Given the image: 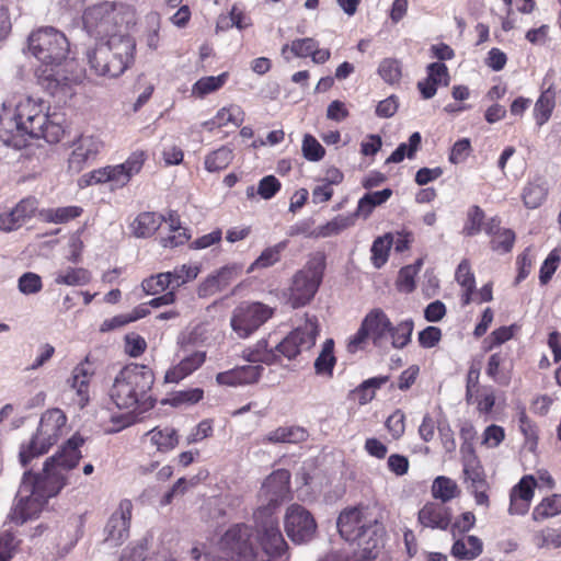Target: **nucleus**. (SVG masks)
<instances>
[{
    "mask_svg": "<svg viewBox=\"0 0 561 561\" xmlns=\"http://www.w3.org/2000/svg\"><path fill=\"white\" fill-rule=\"evenodd\" d=\"M282 184L275 175H266L259 181L256 194L263 199L273 198L279 191Z\"/></svg>",
    "mask_w": 561,
    "mask_h": 561,
    "instance_id": "61",
    "label": "nucleus"
},
{
    "mask_svg": "<svg viewBox=\"0 0 561 561\" xmlns=\"http://www.w3.org/2000/svg\"><path fill=\"white\" fill-rule=\"evenodd\" d=\"M263 373V367L260 365H244L233 369L218 373L216 381L221 386H241L256 382Z\"/></svg>",
    "mask_w": 561,
    "mask_h": 561,
    "instance_id": "20",
    "label": "nucleus"
},
{
    "mask_svg": "<svg viewBox=\"0 0 561 561\" xmlns=\"http://www.w3.org/2000/svg\"><path fill=\"white\" fill-rule=\"evenodd\" d=\"M243 358L250 363H262L265 365L278 363L276 348H270L266 339H261L252 347L244 350Z\"/></svg>",
    "mask_w": 561,
    "mask_h": 561,
    "instance_id": "30",
    "label": "nucleus"
},
{
    "mask_svg": "<svg viewBox=\"0 0 561 561\" xmlns=\"http://www.w3.org/2000/svg\"><path fill=\"white\" fill-rule=\"evenodd\" d=\"M393 242V238L390 233H386L381 237H378L374 240L371 244V262L373 265L377 268H380L386 264L389 256V251L391 249Z\"/></svg>",
    "mask_w": 561,
    "mask_h": 561,
    "instance_id": "42",
    "label": "nucleus"
},
{
    "mask_svg": "<svg viewBox=\"0 0 561 561\" xmlns=\"http://www.w3.org/2000/svg\"><path fill=\"white\" fill-rule=\"evenodd\" d=\"M244 113L238 105H231L229 107L220 108L216 116L210 121H207V124H211L213 126L221 127L231 123L236 126H240L243 122Z\"/></svg>",
    "mask_w": 561,
    "mask_h": 561,
    "instance_id": "45",
    "label": "nucleus"
},
{
    "mask_svg": "<svg viewBox=\"0 0 561 561\" xmlns=\"http://www.w3.org/2000/svg\"><path fill=\"white\" fill-rule=\"evenodd\" d=\"M558 514H561V493H552L534 508L533 518L538 522Z\"/></svg>",
    "mask_w": 561,
    "mask_h": 561,
    "instance_id": "41",
    "label": "nucleus"
},
{
    "mask_svg": "<svg viewBox=\"0 0 561 561\" xmlns=\"http://www.w3.org/2000/svg\"><path fill=\"white\" fill-rule=\"evenodd\" d=\"M554 480L548 471L540 470L536 474L524 476L511 491H535L536 489H553Z\"/></svg>",
    "mask_w": 561,
    "mask_h": 561,
    "instance_id": "32",
    "label": "nucleus"
},
{
    "mask_svg": "<svg viewBox=\"0 0 561 561\" xmlns=\"http://www.w3.org/2000/svg\"><path fill=\"white\" fill-rule=\"evenodd\" d=\"M301 150L304 157L312 162L320 161L325 154L322 145L309 134L304 136Z\"/></svg>",
    "mask_w": 561,
    "mask_h": 561,
    "instance_id": "56",
    "label": "nucleus"
},
{
    "mask_svg": "<svg viewBox=\"0 0 561 561\" xmlns=\"http://www.w3.org/2000/svg\"><path fill=\"white\" fill-rule=\"evenodd\" d=\"M89 382L90 376L87 369L82 365L77 366L72 371L69 383L72 389H76L77 394L80 397L81 405H84L89 400Z\"/></svg>",
    "mask_w": 561,
    "mask_h": 561,
    "instance_id": "46",
    "label": "nucleus"
},
{
    "mask_svg": "<svg viewBox=\"0 0 561 561\" xmlns=\"http://www.w3.org/2000/svg\"><path fill=\"white\" fill-rule=\"evenodd\" d=\"M471 152V142L468 138L457 140L451 147L448 160L453 164L463 162Z\"/></svg>",
    "mask_w": 561,
    "mask_h": 561,
    "instance_id": "64",
    "label": "nucleus"
},
{
    "mask_svg": "<svg viewBox=\"0 0 561 561\" xmlns=\"http://www.w3.org/2000/svg\"><path fill=\"white\" fill-rule=\"evenodd\" d=\"M285 530L294 542L304 543L313 538L317 524L310 512L301 505L293 504L285 516Z\"/></svg>",
    "mask_w": 561,
    "mask_h": 561,
    "instance_id": "13",
    "label": "nucleus"
},
{
    "mask_svg": "<svg viewBox=\"0 0 561 561\" xmlns=\"http://www.w3.org/2000/svg\"><path fill=\"white\" fill-rule=\"evenodd\" d=\"M149 540L144 537L123 549L118 561H147Z\"/></svg>",
    "mask_w": 561,
    "mask_h": 561,
    "instance_id": "47",
    "label": "nucleus"
},
{
    "mask_svg": "<svg viewBox=\"0 0 561 561\" xmlns=\"http://www.w3.org/2000/svg\"><path fill=\"white\" fill-rule=\"evenodd\" d=\"M485 373L497 385L508 386L512 379L508 355L502 352L492 354L489 357Z\"/></svg>",
    "mask_w": 561,
    "mask_h": 561,
    "instance_id": "23",
    "label": "nucleus"
},
{
    "mask_svg": "<svg viewBox=\"0 0 561 561\" xmlns=\"http://www.w3.org/2000/svg\"><path fill=\"white\" fill-rule=\"evenodd\" d=\"M391 196L392 190L388 187L381 191L364 194L359 198L355 211L352 213L354 218L357 219L360 217L363 219H367L377 206L386 203Z\"/></svg>",
    "mask_w": 561,
    "mask_h": 561,
    "instance_id": "24",
    "label": "nucleus"
},
{
    "mask_svg": "<svg viewBox=\"0 0 561 561\" xmlns=\"http://www.w3.org/2000/svg\"><path fill=\"white\" fill-rule=\"evenodd\" d=\"M422 141V136L419 131H414L410 135L408 142H401L394 151L387 158V163H400L404 158H414L419 150Z\"/></svg>",
    "mask_w": 561,
    "mask_h": 561,
    "instance_id": "36",
    "label": "nucleus"
},
{
    "mask_svg": "<svg viewBox=\"0 0 561 561\" xmlns=\"http://www.w3.org/2000/svg\"><path fill=\"white\" fill-rule=\"evenodd\" d=\"M455 493H433L440 502L426 503L419 512V522L423 527L446 530L451 522V511L445 505Z\"/></svg>",
    "mask_w": 561,
    "mask_h": 561,
    "instance_id": "14",
    "label": "nucleus"
},
{
    "mask_svg": "<svg viewBox=\"0 0 561 561\" xmlns=\"http://www.w3.org/2000/svg\"><path fill=\"white\" fill-rule=\"evenodd\" d=\"M560 262V255L557 250H552L543 263L540 266L539 271V280L541 285H546L552 278L554 272L558 268Z\"/></svg>",
    "mask_w": 561,
    "mask_h": 561,
    "instance_id": "60",
    "label": "nucleus"
},
{
    "mask_svg": "<svg viewBox=\"0 0 561 561\" xmlns=\"http://www.w3.org/2000/svg\"><path fill=\"white\" fill-rule=\"evenodd\" d=\"M28 51L42 64L36 70L38 84L51 96L66 101L73 94V84L80 81V75L66 69L71 66L67 61L69 42L64 33L54 27H43L33 32L27 39Z\"/></svg>",
    "mask_w": 561,
    "mask_h": 561,
    "instance_id": "2",
    "label": "nucleus"
},
{
    "mask_svg": "<svg viewBox=\"0 0 561 561\" xmlns=\"http://www.w3.org/2000/svg\"><path fill=\"white\" fill-rule=\"evenodd\" d=\"M206 353L205 352H194L175 365L170 368L164 376L165 382H179L195 370H197L205 362Z\"/></svg>",
    "mask_w": 561,
    "mask_h": 561,
    "instance_id": "22",
    "label": "nucleus"
},
{
    "mask_svg": "<svg viewBox=\"0 0 561 561\" xmlns=\"http://www.w3.org/2000/svg\"><path fill=\"white\" fill-rule=\"evenodd\" d=\"M379 554L371 548L357 547L353 542H346L341 548L325 553L319 561H374Z\"/></svg>",
    "mask_w": 561,
    "mask_h": 561,
    "instance_id": "21",
    "label": "nucleus"
},
{
    "mask_svg": "<svg viewBox=\"0 0 561 561\" xmlns=\"http://www.w3.org/2000/svg\"><path fill=\"white\" fill-rule=\"evenodd\" d=\"M136 43L128 34H112L87 51L91 71L98 76L117 78L134 62Z\"/></svg>",
    "mask_w": 561,
    "mask_h": 561,
    "instance_id": "5",
    "label": "nucleus"
},
{
    "mask_svg": "<svg viewBox=\"0 0 561 561\" xmlns=\"http://www.w3.org/2000/svg\"><path fill=\"white\" fill-rule=\"evenodd\" d=\"M534 541L539 548H560L561 547V531L554 528H545L534 535Z\"/></svg>",
    "mask_w": 561,
    "mask_h": 561,
    "instance_id": "57",
    "label": "nucleus"
},
{
    "mask_svg": "<svg viewBox=\"0 0 561 561\" xmlns=\"http://www.w3.org/2000/svg\"><path fill=\"white\" fill-rule=\"evenodd\" d=\"M82 208L78 206H65L58 208H48L39 211L41 218L46 222L65 224L79 217Z\"/></svg>",
    "mask_w": 561,
    "mask_h": 561,
    "instance_id": "39",
    "label": "nucleus"
},
{
    "mask_svg": "<svg viewBox=\"0 0 561 561\" xmlns=\"http://www.w3.org/2000/svg\"><path fill=\"white\" fill-rule=\"evenodd\" d=\"M476 524V516L471 512L462 513L454 523L450 522V533L454 538L462 536L473 528Z\"/></svg>",
    "mask_w": 561,
    "mask_h": 561,
    "instance_id": "62",
    "label": "nucleus"
},
{
    "mask_svg": "<svg viewBox=\"0 0 561 561\" xmlns=\"http://www.w3.org/2000/svg\"><path fill=\"white\" fill-rule=\"evenodd\" d=\"M455 278L457 283L463 287L465 289L474 290L476 289V279L474 275L470 270V264L467 260H462L455 273Z\"/></svg>",
    "mask_w": 561,
    "mask_h": 561,
    "instance_id": "63",
    "label": "nucleus"
},
{
    "mask_svg": "<svg viewBox=\"0 0 561 561\" xmlns=\"http://www.w3.org/2000/svg\"><path fill=\"white\" fill-rule=\"evenodd\" d=\"M483 551V543L477 536H462L455 540L451 554L459 560H473Z\"/></svg>",
    "mask_w": 561,
    "mask_h": 561,
    "instance_id": "27",
    "label": "nucleus"
},
{
    "mask_svg": "<svg viewBox=\"0 0 561 561\" xmlns=\"http://www.w3.org/2000/svg\"><path fill=\"white\" fill-rule=\"evenodd\" d=\"M413 329L414 322L412 319L402 320L396 325L390 321L387 345L390 343L393 348L398 350L405 347L411 342Z\"/></svg>",
    "mask_w": 561,
    "mask_h": 561,
    "instance_id": "31",
    "label": "nucleus"
},
{
    "mask_svg": "<svg viewBox=\"0 0 561 561\" xmlns=\"http://www.w3.org/2000/svg\"><path fill=\"white\" fill-rule=\"evenodd\" d=\"M287 244L288 241L284 240L273 247L266 248L251 264L249 272L255 268H266L276 264L280 260V254L287 248Z\"/></svg>",
    "mask_w": 561,
    "mask_h": 561,
    "instance_id": "44",
    "label": "nucleus"
},
{
    "mask_svg": "<svg viewBox=\"0 0 561 561\" xmlns=\"http://www.w3.org/2000/svg\"><path fill=\"white\" fill-rule=\"evenodd\" d=\"M84 526V515H78L69 518L60 529L59 545H62L67 550L72 549L82 538Z\"/></svg>",
    "mask_w": 561,
    "mask_h": 561,
    "instance_id": "26",
    "label": "nucleus"
},
{
    "mask_svg": "<svg viewBox=\"0 0 561 561\" xmlns=\"http://www.w3.org/2000/svg\"><path fill=\"white\" fill-rule=\"evenodd\" d=\"M136 10L121 1H104L84 10L82 23L85 32L103 41L112 34H126L136 24Z\"/></svg>",
    "mask_w": 561,
    "mask_h": 561,
    "instance_id": "6",
    "label": "nucleus"
},
{
    "mask_svg": "<svg viewBox=\"0 0 561 561\" xmlns=\"http://www.w3.org/2000/svg\"><path fill=\"white\" fill-rule=\"evenodd\" d=\"M375 508L363 504L346 507L340 513L336 525L341 537L347 542L380 553L385 547L386 529L378 520Z\"/></svg>",
    "mask_w": 561,
    "mask_h": 561,
    "instance_id": "3",
    "label": "nucleus"
},
{
    "mask_svg": "<svg viewBox=\"0 0 561 561\" xmlns=\"http://www.w3.org/2000/svg\"><path fill=\"white\" fill-rule=\"evenodd\" d=\"M484 219V211L477 205L472 206L468 211L467 221L462 232L467 237H473L481 231Z\"/></svg>",
    "mask_w": 561,
    "mask_h": 561,
    "instance_id": "54",
    "label": "nucleus"
},
{
    "mask_svg": "<svg viewBox=\"0 0 561 561\" xmlns=\"http://www.w3.org/2000/svg\"><path fill=\"white\" fill-rule=\"evenodd\" d=\"M90 278V273L87 270L69 267L56 276L55 283L68 286H81L88 284Z\"/></svg>",
    "mask_w": 561,
    "mask_h": 561,
    "instance_id": "50",
    "label": "nucleus"
},
{
    "mask_svg": "<svg viewBox=\"0 0 561 561\" xmlns=\"http://www.w3.org/2000/svg\"><path fill=\"white\" fill-rule=\"evenodd\" d=\"M133 503L129 500L121 501L118 508L110 517L106 527V541L122 545L129 537Z\"/></svg>",
    "mask_w": 561,
    "mask_h": 561,
    "instance_id": "17",
    "label": "nucleus"
},
{
    "mask_svg": "<svg viewBox=\"0 0 561 561\" xmlns=\"http://www.w3.org/2000/svg\"><path fill=\"white\" fill-rule=\"evenodd\" d=\"M335 363L334 341L328 339L324 341L322 350L314 360V370L318 375L332 377Z\"/></svg>",
    "mask_w": 561,
    "mask_h": 561,
    "instance_id": "35",
    "label": "nucleus"
},
{
    "mask_svg": "<svg viewBox=\"0 0 561 561\" xmlns=\"http://www.w3.org/2000/svg\"><path fill=\"white\" fill-rule=\"evenodd\" d=\"M19 290L24 295L37 294L42 290L43 283L38 274L26 272L20 276L18 282Z\"/></svg>",
    "mask_w": 561,
    "mask_h": 561,
    "instance_id": "59",
    "label": "nucleus"
},
{
    "mask_svg": "<svg viewBox=\"0 0 561 561\" xmlns=\"http://www.w3.org/2000/svg\"><path fill=\"white\" fill-rule=\"evenodd\" d=\"M232 159V149L228 146H221L205 157L204 165L208 172H218L226 169L231 163Z\"/></svg>",
    "mask_w": 561,
    "mask_h": 561,
    "instance_id": "38",
    "label": "nucleus"
},
{
    "mask_svg": "<svg viewBox=\"0 0 561 561\" xmlns=\"http://www.w3.org/2000/svg\"><path fill=\"white\" fill-rule=\"evenodd\" d=\"M323 271V259L311 260L294 275L289 288V304L293 308L304 307L312 300L322 282Z\"/></svg>",
    "mask_w": 561,
    "mask_h": 561,
    "instance_id": "9",
    "label": "nucleus"
},
{
    "mask_svg": "<svg viewBox=\"0 0 561 561\" xmlns=\"http://www.w3.org/2000/svg\"><path fill=\"white\" fill-rule=\"evenodd\" d=\"M204 391L201 388H193L187 390L175 391L164 400L172 407L191 405L195 404L203 399Z\"/></svg>",
    "mask_w": 561,
    "mask_h": 561,
    "instance_id": "49",
    "label": "nucleus"
},
{
    "mask_svg": "<svg viewBox=\"0 0 561 561\" xmlns=\"http://www.w3.org/2000/svg\"><path fill=\"white\" fill-rule=\"evenodd\" d=\"M228 78V72H222L218 76L203 77L193 84L192 94L197 98H204L222 88Z\"/></svg>",
    "mask_w": 561,
    "mask_h": 561,
    "instance_id": "37",
    "label": "nucleus"
},
{
    "mask_svg": "<svg viewBox=\"0 0 561 561\" xmlns=\"http://www.w3.org/2000/svg\"><path fill=\"white\" fill-rule=\"evenodd\" d=\"M154 382L151 368L146 365L129 364L121 369L110 389V398L118 409L139 407L146 411L153 407L149 394Z\"/></svg>",
    "mask_w": 561,
    "mask_h": 561,
    "instance_id": "4",
    "label": "nucleus"
},
{
    "mask_svg": "<svg viewBox=\"0 0 561 561\" xmlns=\"http://www.w3.org/2000/svg\"><path fill=\"white\" fill-rule=\"evenodd\" d=\"M355 221L356 219L354 218L353 214L339 215L327 224L317 227V237L328 238L331 236H336L343 230L354 226Z\"/></svg>",
    "mask_w": 561,
    "mask_h": 561,
    "instance_id": "40",
    "label": "nucleus"
},
{
    "mask_svg": "<svg viewBox=\"0 0 561 561\" xmlns=\"http://www.w3.org/2000/svg\"><path fill=\"white\" fill-rule=\"evenodd\" d=\"M46 493H30L28 495L21 496L13 504L9 519L15 525H23L24 523L37 518L48 503Z\"/></svg>",
    "mask_w": 561,
    "mask_h": 561,
    "instance_id": "16",
    "label": "nucleus"
},
{
    "mask_svg": "<svg viewBox=\"0 0 561 561\" xmlns=\"http://www.w3.org/2000/svg\"><path fill=\"white\" fill-rule=\"evenodd\" d=\"M146 436L150 438L151 444L160 453H168L174 449L179 444V435L173 427H154L146 433Z\"/></svg>",
    "mask_w": 561,
    "mask_h": 561,
    "instance_id": "28",
    "label": "nucleus"
},
{
    "mask_svg": "<svg viewBox=\"0 0 561 561\" xmlns=\"http://www.w3.org/2000/svg\"><path fill=\"white\" fill-rule=\"evenodd\" d=\"M42 100L25 98L13 110L3 106L0 114V139L10 147L24 148L30 139L44 138L57 144L65 135V116L45 111Z\"/></svg>",
    "mask_w": 561,
    "mask_h": 561,
    "instance_id": "1",
    "label": "nucleus"
},
{
    "mask_svg": "<svg viewBox=\"0 0 561 561\" xmlns=\"http://www.w3.org/2000/svg\"><path fill=\"white\" fill-rule=\"evenodd\" d=\"M66 422L67 416L60 409L47 410L41 417L36 434L26 446L21 447V465L26 467L33 458L46 454L58 440Z\"/></svg>",
    "mask_w": 561,
    "mask_h": 561,
    "instance_id": "7",
    "label": "nucleus"
},
{
    "mask_svg": "<svg viewBox=\"0 0 561 561\" xmlns=\"http://www.w3.org/2000/svg\"><path fill=\"white\" fill-rule=\"evenodd\" d=\"M147 157L146 151L136 150L129 154L125 162L108 165V182L113 183L116 187H124L134 175L141 171Z\"/></svg>",
    "mask_w": 561,
    "mask_h": 561,
    "instance_id": "18",
    "label": "nucleus"
},
{
    "mask_svg": "<svg viewBox=\"0 0 561 561\" xmlns=\"http://www.w3.org/2000/svg\"><path fill=\"white\" fill-rule=\"evenodd\" d=\"M370 340L375 347L387 348V334L390 330V319L380 308L370 310L364 317Z\"/></svg>",
    "mask_w": 561,
    "mask_h": 561,
    "instance_id": "19",
    "label": "nucleus"
},
{
    "mask_svg": "<svg viewBox=\"0 0 561 561\" xmlns=\"http://www.w3.org/2000/svg\"><path fill=\"white\" fill-rule=\"evenodd\" d=\"M273 316V309L262 302H242L230 319L232 331L239 339H248Z\"/></svg>",
    "mask_w": 561,
    "mask_h": 561,
    "instance_id": "10",
    "label": "nucleus"
},
{
    "mask_svg": "<svg viewBox=\"0 0 561 561\" xmlns=\"http://www.w3.org/2000/svg\"><path fill=\"white\" fill-rule=\"evenodd\" d=\"M163 217L156 213H141L133 222L134 234L138 238L151 237L161 226Z\"/></svg>",
    "mask_w": 561,
    "mask_h": 561,
    "instance_id": "33",
    "label": "nucleus"
},
{
    "mask_svg": "<svg viewBox=\"0 0 561 561\" xmlns=\"http://www.w3.org/2000/svg\"><path fill=\"white\" fill-rule=\"evenodd\" d=\"M319 46V42L311 37H305L295 39L291 42L290 45L286 44L282 48V54L284 55L287 49H290V51L294 54V56L302 58L311 56L312 51L317 49Z\"/></svg>",
    "mask_w": 561,
    "mask_h": 561,
    "instance_id": "52",
    "label": "nucleus"
},
{
    "mask_svg": "<svg viewBox=\"0 0 561 561\" xmlns=\"http://www.w3.org/2000/svg\"><path fill=\"white\" fill-rule=\"evenodd\" d=\"M309 433L302 426H279L271 431L265 440L272 444H299L308 439Z\"/></svg>",
    "mask_w": 561,
    "mask_h": 561,
    "instance_id": "25",
    "label": "nucleus"
},
{
    "mask_svg": "<svg viewBox=\"0 0 561 561\" xmlns=\"http://www.w3.org/2000/svg\"><path fill=\"white\" fill-rule=\"evenodd\" d=\"M83 443L84 438L82 436L78 434L73 435L66 442L59 453L45 460L41 473L25 472L23 481L32 480L33 485L31 491H38L37 489L41 486L43 480L50 477H58L60 476V470L72 469L79 463L81 458L79 448Z\"/></svg>",
    "mask_w": 561,
    "mask_h": 561,
    "instance_id": "8",
    "label": "nucleus"
},
{
    "mask_svg": "<svg viewBox=\"0 0 561 561\" xmlns=\"http://www.w3.org/2000/svg\"><path fill=\"white\" fill-rule=\"evenodd\" d=\"M103 146L99 137L93 135H80L73 141V149L68 159V168L73 173H79L87 165L96 160Z\"/></svg>",
    "mask_w": 561,
    "mask_h": 561,
    "instance_id": "15",
    "label": "nucleus"
},
{
    "mask_svg": "<svg viewBox=\"0 0 561 561\" xmlns=\"http://www.w3.org/2000/svg\"><path fill=\"white\" fill-rule=\"evenodd\" d=\"M141 287L147 295H158L167 289L171 290L170 275L167 272L158 273L145 278Z\"/></svg>",
    "mask_w": 561,
    "mask_h": 561,
    "instance_id": "48",
    "label": "nucleus"
},
{
    "mask_svg": "<svg viewBox=\"0 0 561 561\" xmlns=\"http://www.w3.org/2000/svg\"><path fill=\"white\" fill-rule=\"evenodd\" d=\"M378 73L382 80L389 84L398 82L401 78L400 64L396 59L386 58L378 67Z\"/></svg>",
    "mask_w": 561,
    "mask_h": 561,
    "instance_id": "55",
    "label": "nucleus"
},
{
    "mask_svg": "<svg viewBox=\"0 0 561 561\" xmlns=\"http://www.w3.org/2000/svg\"><path fill=\"white\" fill-rule=\"evenodd\" d=\"M556 106V91L553 85L550 84L548 88L543 89L535 103L534 107V118L536 124L541 127L546 124Z\"/></svg>",
    "mask_w": 561,
    "mask_h": 561,
    "instance_id": "29",
    "label": "nucleus"
},
{
    "mask_svg": "<svg viewBox=\"0 0 561 561\" xmlns=\"http://www.w3.org/2000/svg\"><path fill=\"white\" fill-rule=\"evenodd\" d=\"M290 472L286 469L273 471L263 482L264 491H290Z\"/></svg>",
    "mask_w": 561,
    "mask_h": 561,
    "instance_id": "51",
    "label": "nucleus"
},
{
    "mask_svg": "<svg viewBox=\"0 0 561 561\" xmlns=\"http://www.w3.org/2000/svg\"><path fill=\"white\" fill-rule=\"evenodd\" d=\"M252 529L239 524L230 527L220 539V549L234 561H252L255 548L252 542Z\"/></svg>",
    "mask_w": 561,
    "mask_h": 561,
    "instance_id": "12",
    "label": "nucleus"
},
{
    "mask_svg": "<svg viewBox=\"0 0 561 561\" xmlns=\"http://www.w3.org/2000/svg\"><path fill=\"white\" fill-rule=\"evenodd\" d=\"M515 242V232L511 229H501L491 240L493 251L508 253Z\"/></svg>",
    "mask_w": 561,
    "mask_h": 561,
    "instance_id": "58",
    "label": "nucleus"
},
{
    "mask_svg": "<svg viewBox=\"0 0 561 561\" xmlns=\"http://www.w3.org/2000/svg\"><path fill=\"white\" fill-rule=\"evenodd\" d=\"M38 199L34 196H27L22 198L14 207V211L21 221L25 225L38 211Z\"/></svg>",
    "mask_w": 561,
    "mask_h": 561,
    "instance_id": "53",
    "label": "nucleus"
},
{
    "mask_svg": "<svg viewBox=\"0 0 561 561\" xmlns=\"http://www.w3.org/2000/svg\"><path fill=\"white\" fill-rule=\"evenodd\" d=\"M548 187L541 179L529 182L523 190V202L527 208L535 209L546 199Z\"/></svg>",
    "mask_w": 561,
    "mask_h": 561,
    "instance_id": "34",
    "label": "nucleus"
},
{
    "mask_svg": "<svg viewBox=\"0 0 561 561\" xmlns=\"http://www.w3.org/2000/svg\"><path fill=\"white\" fill-rule=\"evenodd\" d=\"M318 334L319 325L317 318L307 317L302 325L294 329L275 346L278 354V363L282 356L291 360L302 351L310 350L316 344Z\"/></svg>",
    "mask_w": 561,
    "mask_h": 561,
    "instance_id": "11",
    "label": "nucleus"
},
{
    "mask_svg": "<svg viewBox=\"0 0 561 561\" xmlns=\"http://www.w3.org/2000/svg\"><path fill=\"white\" fill-rule=\"evenodd\" d=\"M197 265L183 264L174 267L173 271H168L170 275L171 289L176 293L181 286L194 280L199 274Z\"/></svg>",
    "mask_w": 561,
    "mask_h": 561,
    "instance_id": "43",
    "label": "nucleus"
}]
</instances>
